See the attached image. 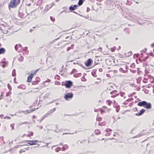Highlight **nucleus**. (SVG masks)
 I'll use <instances>...</instances> for the list:
<instances>
[{"label": "nucleus", "instance_id": "f257e3e1", "mask_svg": "<svg viewBox=\"0 0 154 154\" xmlns=\"http://www.w3.org/2000/svg\"><path fill=\"white\" fill-rule=\"evenodd\" d=\"M137 105L140 106H143L145 108L147 109L151 108V104L150 103H148L147 102L143 101L138 103Z\"/></svg>", "mask_w": 154, "mask_h": 154}, {"label": "nucleus", "instance_id": "f03ea898", "mask_svg": "<svg viewBox=\"0 0 154 154\" xmlns=\"http://www.w3.org/2000/svg\"><path fill=\"white\" fill-rule=\"evenodd\" d=\"M20 2V0H13L12 1L11 0L9 5V8H14L19 4Z\"/></svg>", "mask_w": 154, "mask_h": 154}, {"label": "nucleus", "instance_id": "7ed1b4c3", "mask_svg": "<svg viewBox=\"0 0 154 154\" xmlns=\"http://www.w3.org/2000/svg\"><path fill=\"white\" fill-rule=\"evenodd\" d=\"M28 15V14L26 11H24L23 12H20L18 14V16L21 18H25Z\"/></svg>", "mask_w": 154, "mask_h": 154}, {"label": "nucleus", "instance_id": "20e7f679", "mask_svg": "<svg viewBox=\"0 0 154 154\" xmlns=\"http://www.w3.org/2000/svg\"><path fill=\"white\" fill-rule=\"evenodd\" d=\"M72 82L71 81H67L65 82L64 84H63L62 83V85L65 86L66 88H69L72 86Z\"/></svg>", "mask_w": 154, "mask_h": 154}, {"label": "nucleus", "instance_id": "39448f33", "mask_svg": "<svg viewBox=\"0 0 154 154\" xmlns=\"http://www.w3.org/2000/svg\"><path fill=\"white\" fill-rule=\"evenodd\" d=\"M73 96V94L71 93H68L65 94L64 98L66 100H68L69 99H72Z\"/></svg>", "mask_w": 154, "mask_h": 154}, {"label": "nucleus", "instance_id": "423d86ee", "mask_svg": "<svg viewBox=\"0 0 154 154\" xmlns=\"http://www.w3.org/2000/svg\"><path fill=\"white\" fill-rule=\"evenodd\" d=\"M93 61L91 58H89L85 62V66L87 67L90 66L92 64Z\"/></svg>", "mask_w": 154, "mask_h": 154}, {"label": "nucleus", "instance_id": "0eeeda50", "mask_svg": "<svg viewBox=\"0 0 154 154\" xmlns=\"http://www.w3.org/2000/svg\"><path fill=\"white\" fill-rule=\"evenodd\" d=\"M29 142L28 143V144L30 145H35L37 144V143L38 142V140H27Z\"/></svg>", "mask_w": 154, "mask_h": 154}, {"label": "nucleus", "instance_id": "6e6552de", "mask_svg": "<svg viewBox=\"0 0 154 154\" xmlns=\"http://www.w3.org/2000/svg\"><path fill=\"white\" fill-rule=\"evenodd\" d=\"M78 6L77 5H72L69 7V9L71 11H74L77 9Z\"/></svg>", "mask_w": 154, "mask_h": 154}, {"label": "nucleus", "instance_id": "1a4fd4ad", "mask_svg": "<svg viewBox=\"0 0 154 154\" xmlns=\"http://www.w3.org/2000/svg\"><path fill=\"white\" fill-rule=\"evenodd\" d=\"M33 77V74L31 73L30 75L28 77L27 82H31L32 79Z\"/></svg>", "mask_w": 154, "mask_h": 154}, {"label": "nucleus", "instance_id": "9d476101", "mask_svg": "<svg viewBox=\"0 0 154 154\" xmlns=\"http://www.w3.org/2000/svg\"><path fill=\"white\" fill-rule=\"evenodd\" d=\"M145 110L144 109H142L140 111V112L138 113H136L135 115L136 116H141L145 112Z\"/></svg>", "mask_w": 154, "mask_h": 154}, {"label": "nucleus", "instance_id": "9b49d317", "mask_svg": "<svg viewBox=\"0 0 154 154\" xmlns=\"http://www.w3.org/2000/svg\"><path fill=\"white\" fill-rule=\"evenodd\" d=\"M48 6V5H47L46 6L44 10V11H43L42 12V14H45V13L48 10V9L51 8L50 7V8H49Z\"/></svg>", "mask_w": 154, "mask_h": 154}, {"label": "nucleus", "instance_id": "f8f14e48", "mask_svg": "<svg viewBox=\"0 0 154 154\" xmlns=\"http://www.w3.org/2000/svg\"><path fill=\"white\" fill-rule=\"evenodd\" d=\"M55 110H56V108H54L53 109H51L49 111H48L47 113V114H48V115L52 113H53Z\"/></svg>", "mask_w": 154, "mask_h": 154}, {"label": "nucleus", "instance_id": "ddd939ff", "mask_svg": "<svg viewBox=\"0 0 154 154\" xmlns=\"http://www.w3.org/2000/svg\"><path fill=\"white\" fill-rule=\"evenodd\" d=\"M152 77V76L150 75H145L144 79L145 80H147L149 78H151Z\"/></svg>", "mask_w": 154, "mask_h": 154}, {"label": "nucleus", "instance_id": "4468645a", "mask_svg": "<svg viewBox=\"0 0 154 154\" xmlns=\"http://www.w3.org/2000/svg\"><path fill=\"white\" fill-rule=\"evenodd\" d=\"M48 114H47V113L46 114H45V115H44L41 118L40 121H39V122H42V121L46 117H47V116H48Z\"/></svg>", "mask_w": 154, "mask_h": 154}, {"label": "nucleus", "instance_id": "2eb2a0df", "mask_svg": "<svg viewBox=\"0 0 154 154\" xmlns=\"http://www.w3.org/2000/svg\"><path fill=\"white\" fill-rule=\"evenodd\" d=\"M18 88H21L23 89H25L26 88V86L24 85H22L17 87Z\"/></svg>", "mask_w": 154, "mask_h": 154}, {"label": "nucleus", "instance_id": "dca6fc26", "mask_svg": "<svg viewBox=\"0 0 154 154\" xmlns=\"http://www.w3.org/2000/svg\"><path fill=\"white\" fill-rule=\"evenodd\" d=\"M5 52V49L4 48H0V54L4 53Z\"/></svg>", "mask_w": 154, "mask_h": 154}, {"label": "nucleus", "instance_id": "f3484780", "mask_svg": "<svg viewBox=\"0 0 154 154\" xmlns=\"http://www.w3.org/2000/svg\"><path fill=\"white\" fill-rule=\"evenodd\" d=\"M5 60V58H4V59H3V60H2V63H4V64H0V66L2 67H5V60Z\"/></svg>", "mask_w": 154, "mask_h": 154}, {"label": "nucleus", "instance_id": "a211bd4d", "mask_svg": "<svg viewBox=\"0 0 154 154\" xmlns=\"http://www.w3.org/2000/svg\"><path fill=\"white\" fill-rule=\"evenodd\" d=\"M95 70H93L91 72V74L94 77H96L97 75L95 72Z\"/></svg>", "mask_w": 154, "mask_h": 154}, {"label": "nucleus", "instance_id": "6ab92c4d", "mask_svg": "<svg viewBox=\"0 0 154 154\" xmlns=\"http://www.w3.org/2000/svg\"><path fill=\"white\" fill-rule=\"evenodd\" d=\"M68 146L67 145H65L62 148L63 151H65L66 149H68Z\"/></svg>", "mask_w": 154, "mask_h": 154}, {"label": "nucleus", "instance_id": "aec40b11", "mask_svg": "<svg viewBox=\"0 0 154 154\" xmlns=\"http://www.w3.org/2000/svg\"><path fill=\"white\" fill-rule=\"evenodd\" d=\"M84 1L85 0H79L78 3V5H82Z\"/></svg>", "mask_w": 154, "mask_h": 154}, {"label": "nucleus", "instance_id": "412c9836", "mask_svg": "<svg viewBox=\"0 0 154 154\" xmlns=\"http://www.w3.org/2000/svg\"><path fill=\"white\" fill-rule=\"evenodd\" d=\"M124 30L127 34H129L130 33V31L128 28H126L124 29Z\"/></svg>", "mask_w": 154, "mask_h": 154}, {"label": "nucleus", "instance_id": "4be33fe9", "mask_svg": "<svg viewBox=\"0 0 154 154\" xmlns=\"http://www.w3.org/2000/svg\"><path fill=\"white\" fill-rule=\"evenodd\" d=\"M94 132L95 134L97 135H98L100 134V132L98 129H96L95 130Z\"/></svg>", "mask_w": 154, "mask_h": 154}, {"label": "nucleus", "instance_id": "5701e85b", "mask_svg": "<svg viewBox=\"0 0 154 154\" xmlns=\"http://www.w3.org/2000/svg\"><path fill=\"white\" fill-rule=\"evenodd\" d=\"M12 75L13 76H14L16 75V70L15 69H14L12 72Z\"/></svg>", "mask_w": 154, "mask_h": 154}, {"label": "nucleus", "instance_id": "b1692460", "mask_svg": "<svg viewBox=\"0 0 154 154\" xmlns=\"http://www.w3.org/2000/svg\"><path fill=\"white\" fill-rule=\"evenodd\" d=\"M61 149V148L60 147H58L55 149V151L57 152H58Z\"/></svg>", "mask_w": 154, "mask_h": 154}, {"label": "nucleus", "instance_id": "393cba45", "mask_svg": "<svg viewBox=\"0 0 154 154\" xmlns=\"http://www.w3.org/2000/svg\"><path fill=\"white\" fill-rule=\"evenodd\" d=\"M15 125V124L14 123H13V124H11L10 125V126H11V129L12 130H14V126Z\"/></svg>", "mask_w": 154, "mask_h": 154}, {"label": "nucleus", "instance_id": "a878e982", "mask_svg": "<svg viewBox=\"0 0 154 154\" xmlns=\"http://www.w3.org/2000/svg\"><path fill=\"white\" fill-rule=\"evenodd\" d=\"M106 103L109 105H110L112 103V101L110 100H107Z\"/></svg>", "mask_w": 154, "mask_h": 154}, {"label": "nucleus", "instance_id": "bb28decb", "mask_svg": "<svg viewBox=\"0 0 154 154\" xmlns=\"http://www.w3.org/2000/svg\"><path fill=\"white\" fill-rule=\"evenodd\" d=\"M119 71L123 73H125V71L123 70L122 68H120Z\"/></svg>", "mask_w": 154, "mask_h": 154}, {"label": "nucleus", "instance_id": "cd10ccee", "mask_svg": "<svg viewBox=\"0 0 154 154\" xmlns=\"http://www.w3.org/2000/svg\"><path fill=\"white\" fill-rule=\"evenodd\" d=\"M74 46V45H71V47H68L67 49V51H69L71 49H73V48H72V47H73Z\"/></svg>", "mask_w": 154, "mask_h": 154}, {"label": "nucleus", "instance_id": "c85d7f7f", "mask_svg": "<svg viewBox=\"0 0 154 154\" xmlns=\"http://www.w3.org/2000/svg\"><path fill=\"white\" fill-rule=\"evenodd\" d=\"M8 88L10 90H11L12 89L11 87V85H10V84H8Z\"/></svg>", "mask_w": 154, "mask_h": 154}, {"label": "nucleus", "instance_id": "c756f323", "mask_svg": "<svg viewBox=\"0 0 154 154\" xmlns=\"http://www.w3.org/2000/svg\"><path fill=\"white\" fill-rule=\"evenodd\" d=\"M132 54V52L131 51H130L128 53V55H126V56L127 57H129L130 56V55H131Z\"/></svg>", "mask_w": 154, "mask_h": 154}, {"label": "nucleus", "instance_id": "7c9ffc66", "mask_svg": "<svg viewBox=\"0 0 154 154\" xmlns=\"http://www.w3.org/2000/svg\"><path fill=\"white\" fill-rule=\"evenodd\" d=\"M117 91L116 90H114L110 92V94H114L117 93Z\"/></svg>", "mask_w": 154, "mask_h": 154}, {"label": "nucleus", "instance_id": "2f4dec72", "mask_svg": "<svg viewBox=\"0 0 154 154\" xmlns=\"http://www.w3.org/2000/svg\"><path fill=\"white\" fill-rule=\"evenodd\" d=\"M120 94L121 97H122L124 96L125 94V93L124 92H120Z\"/></svg>", "mask_w": 154, "mask_h": 154}, {"label": "nucleus", "instance_id": "473e14b6", "mask_svg": "<svg viewBox=\"0 0 154 154\" xmlns=\"http://www.w3.org/2000/svg\"><path fill=\"white\" fill-rule=\"evenodd\" d=\"M119 95V94H116V95H112L111 96V97L112 98H114V97L118 96Z\"/></svg>", "mask_w": 154, "mask_h": 154}, {"label": "nucleus", "instance_id": "72a5a7b5", "mask_svg": "<svg viewBox=\"0 0 154 154\" xmlns=\"http://www.w3.org/2000/svg\"><path fill=\"white\" fill-rule=\"evenodd\" d=\"M27 122H22L20 123H19V124L21 125L23 124H26Z\"/></svg>", "mask_w": 154, "mask_h": 154}, {"label": "nucleus", "instance_id": "f704fd0d", "mask_svg": "<svg viewBox=\"0 0 154 154\" xmlns=\"http://www.w3.org/2000/svg\"><path fill=\"white\" fill-rule=\"evenodd\" d=\"M11 92H9L7 93L6 95V96H9L11 94Z\"/></svg>", "mask_w": 154, "mask_h": 154}, {"label": "nucleus", "instance_id": "c9c22d12", "mask_svg": "<svg viewBox=\"0 0 154 154\" xmlns=\"http://www.w3.org/2000/svg\"><path fill=\"white\" fill-rule=\"evenodd\" d=\"M112 131V130L110 128H107L106 129V131L107 132Z\"/></svg>", "mask_w": 154, "mask_h": 154}, {"label": "nucleus", "instance_id": "e433bc0d", "mask_svg": "<svg viewBox=\"0 0 154 154\" xmlns=\"http://www.w3.org/2000/svg\"><path fill=\"white\" fill-rule=\"evenodd\" d=\"M138 57V54H135L134 55V57L135 58L137 57Z\"/></svg>", "mask_w": 154, "mask_h": 154}, {"label": "nucleus", "instance_id": "4c0bfd02", "mask_svg": "<svg viewBox=\"0 0 154 154\" xmlns=\"http://www.w3.org/2000/svg\"><path fill=\"white\" fill-rule=\"evenodd\" d=\"M38 82L36 81H34L32 82V84L33 85H36L37 84Z\"/></svg>", "mask_w": 154, "mask_h": 154}, {"label": "nucleus", "instance_id": "58836bf2", "mask_svg": "<svg viewBox=\"0 0 154 154\" xmlns=\"http://www.w3.org/2000/svg\"><path fill=\"white\" fill-rule=\"evenodd\" d=\"M40 69H37V70H35L34 72V74H36L37 72Z\"/></svg>", "mask_w": 154, "mask_h": 154}, {"label": "nucleus", "instance_id": "ea45409f", "mask_svg": "<svg viewBox=\"0 0 154 154\" xmlns=\"http://www.w3.org/2000/svg\"><path fill=\"white\" fill-rule=\"evenodd\" d=\"M111 134L110 133H106L105 134V136H110L111 135Z\"/></svg>", "mask_w": 154, "mask_h": 154}, {"label": "nucleus", "instance_id": "a19ab883", "mask_svg": "<svg viewBox=\"0 0 154 154\" xmlns=\"http://www.w3.org/2000/svg\"><path fill=\"white\" fill-rule=\"evenodd\" d=\"M50 19L53 21H54L55 20V18H53L52 17H50Z\"/></svg>", "mask_w": 154, "mask_h": 154}, {"label": "nucleus", "instance_id": "79ce46f5", "mask_svg": "<svg viewBox=\"0 0 154 154\" xmlns=\"http://www.w3.org/2000/svg\"><path fill=\"white\" fill-rule=\"evenodd\" d=\"M25 150L23 149H21L20 150L19 152L21 153V152H25Z\"/></svg>", "mask_w": 154, "mask_h": 154}, {"label": "nucleus", "instance_id": "37998d69", "mask_svg": "<svg viewBox=\"0 0 154 154\" xmlns=\"http://www.w3.org/2000/svg\"><path fill=\"white\" fill-rule=\"evenodd\" d=\"M51 80L50 79H48L45 82H49Z\"/></svg>", "mask_w": 154, "mask_h": 154}, {"label": "nucleus", "instance_id": "c03bdc74", "mask_svg": "<svg viewBox=\"0 0 154 154\" xmlns=\"http://www.w3.org/2000/svg\"><path fill=\"white\" fill-rule=\"evenodd\" d=\"M146 51H147V49L146 48H145L144 49H143L142 50V52H145Z\"/></svg>", "mask_w": 154, "mask_h": 154}, {"label": "nucleus", "instance_id": "a18cd8bd", "mask_svg": "<svg viewBox=\"0 0 154 154\" xmlns=\"http://www.w3.org/2000/svg\"><path fill=\"white\" fill-rule=\"evenodd\" d=\"M7 118L8 119H11V117L9 116H6L4 118V119H5Z\"/></svg>", "mask_w": 154, "mask_h": 154}, {"label": "nucleus", "instance_id": "49530a36", "mask_svg": "<svg viewBox=\"0 0 154 154\" xmlns=\"http://www.w3.org/2000/svg\"><path fill=\"white\" fill-rule=\"evenodd\" d=\"M99 71L100 72H102L103 71V69L102 68H100L99 69Z\"/></svg>", "mask_w": 154, "mask_h": 154}, {"label": "nucleus", "instance_id": "de8ad7c7", "mask_svg": "<svg viewBox=\"0 0 154 154\" xmlns=\"http://www.w3.org/2000/svg\"><path fill=\"white\" fill-rule=\"evenodd\" d=\"M120 109V108L118 107L116 109V111L117 112H119Z\"/></svg>", "mask_w": 154, "mask_h": 154}, {"label": "nucleus", "instance_id": "09e8293b", "mask_svg": "<svg viewBox=\"0 0 154 154\" xmlns=\"http://www.w3.org/2000/svg\"><path fill=\"white\" fill-rule=\"evenodd\" d=\"M135 66V64L134 63H133L131 66H130L131 67H134Z\"/></svg>", "mask_w": 154, "mask_h": 154}, {"label": "nucleus", "instance_id": "8fccbe9b", "mask_svg": "<svg viewBox=\"0 0 154 154\" xmlns=\"http://www.w3.org/2000/svg\"><path fill=\"white\" fill-rule=\"evenodd\" d=\"M130 71L133 73H135L136 72V70H130Z\"/></svg>", "mask_w": 154, "mask_h": 154}, {"label": "nucleus", "instance_id": "3c124183", "mask_svg": "<svg viewBox=\"0 0 154 154\" xmlns=\"http://www.w3.org/2000/svg\"><path fill=\"white\" fill-rule=\"evenodd\" d=\"M115 50V48H112L111 49V50L113 52Z\"/></svg>", "mask_w": 154, "mask_h": 154}, {"label": "nucleus", "instance_id": "603ef678", "mask_svg": "<svg viewBox=\"0 0 154 154\" xmlns=\"http://www.w3.org/2000/svg\"><path fill=\"white\" fill-rule=\"evenodd\" d=\"M102 50V48H98V51H101Z\"/></svg>", "mask_w": 154, "mask_h": 154}, {"label": "nucleus", "instance_id": "864d4df0", "mask_svg": "<svg viewBox=\"0 0 154 154\" xmlns=\"http://www.w3.org/2000/svg\"><path fill=\"white\" fill-rule=\"evenodd\" d=\"M27 49V48L26 47H25V48H24V49H23V51H26Z\"/></svg>", "mask_w": 154, "mask_h": 154}, {"label": "nucleus", "instance_id": "5fc2aeb1", "mask_svg": "<svg viewBox=\"0 0 154 154\" xmlns=\"http://www.w3.org/2000/svg\"><path fill=\"white\" fill-rule=\"evenodd\" d=\"M145 73L147 74L149 72L146 69H145Z\"/></svg>", "mask_w": 154, "mask_h": 154}, {"label": "nucleus", "instance_id": "6e6d98bb", "mask_svg": "<svg viewBox=\"0 0 154 154\" xmlns=\"http://www.w3.org/2000/svg\"><path fill=\"white\" fill-rule=\"evenodd\" d=\"M4 117V115L3 114H1L0 115V117L1 119H3V117Z\"/></svg>", "mask_w": 154, "mask_h": 154}, {"label": "nucleus", "instance_id": "4d7b16f0", "mask_svg": "<svg viewBox=\"0 0 154 154\" xmlns=\"http://www.w3.org/2000/svg\"><path fill=\"white\" fill-rule=\"evenodd\" d=\"M17 44L15 46V48L16 51L17 50Z\"/></svg>", "mask_w": 154, "mask_h": 154}, {"label": "nucleus", "instance_id": "13d9d810", "mask_svg": "<svg viewBox=\"0 0 154 154\" xmlns=\"http://www.w3.org/2000/svg\"><path fill=\"white\" fill-rule=\"evenodd\" d=\"M55 100H52V101H51V102H50L49 103V104H50V103H54L55 102Z\"/></svg>", "mask_w": 154, "mask_h": 154}, {"label": "nucleus", "instance_id": "bf43d9fd", "mask_svg": "<svg viewBox=\"0 0 154 154\" xmlns=\"http://www.w3.org/2000/svg\"><path fill=\"white\" fill-rule=\"evenodd\" d=\"M39 79V78L38 77H36V81H37L38 82L39 81L38 80V79Z\"/></svg>", "mask_w": 154, "mask_h": 154}, {"label": "nucleus", "instance_id": "052dcab7", "mask_svg": "<svg viewBox=\"0 0 154 154\" xmlns=\"http://www.w3.org/2000/svg\"><path fill=\"white\" fill-rule=\"evenodd\" d=\"M152 78H153V79L152 80H151V81L150 82H151V83L153 82H154V78H153V77Z\"/></svg>", "mask_w": 154, "mask_h": 154}, {"label": "nucleus", "instance_id": "680f3d73", "mask_svg": "<svg viewBox=\"0 0 154 154\" xmlns=\"http://www.w3.org/2000/svg\"><path fill=\"white\" fill-rule=\"evenodd\" d=\"M90 11V9L88 8H87V12H88Z\"/></svg>", "mask_w": 154, "mask_h": 154}, {"label": "nucleus", "instance_id": "e2e57ef3", "mask_svg": "<svg viewBox=\"0 0 154 154\" xmlns=\"http://www.w3.org/2000/svg\"><path fill=\"white\" fill-rule=\"evenodd\" d=\"M30 135H31V136H33V133L32 132H30Z\"/></svg>", "mask_w": 154, "mask_h": 154}, {"label": "nucleus", "instance_id": "0e129e2a", "mask_svg": "<svg viewBox=\"0 0 154 154\" xmlns=\"http://www.w3.org/2000/svg\"><path fill=\"white\" fill-rule=\"evenodd\" d=\"M15 80H16V78L15 77L14 78V82L15 83H17L16 82H15Z\"/></svg>", "mask_w": 154, "mask_h": 154}, {"label": "nucleus", "instance_id": "69168bd1", "mask_svg": "<svg viewBox=\"0 0 154 154\" xmlns=\"http://www.w3.org/2000/svg\"><path fill=\"white\" fill-rule=\"evenodd\" d=\"M32 31H33V29H31L29 30V31L31 32H32Z\"/></svg>", "mask_w": 154, "mask_h": 154}, {"label": "nucleus", "instance_id": "338daca9", "mask_svg": "<svg viewBox=\"0 0 154 154\" xmlns=\"http://www.w3.org/2000/svg\"><path fill=\"white\" fill-rule=\"evenodd\" d=\"M43 9V7H41L40 8V9L41 10H42Z\"/></svg>", "mask_w": 154, "mask_h": 154}, {"label": "nucleus", "instance_id": "774afa93", "mask_svg": "<svg viewBox=\"0 0 154 154\" xmlns=\"http://www.w3.org/2000/svg\"><path fill=\"white\" fill-rule=\"evenodd\" d=\"M151 45L152 47H153L154 46V43L152 44Z\"/></svg>", "mask_w": 154, "mask_h": 154}]
</instances>
